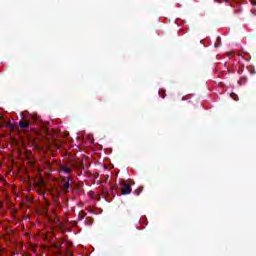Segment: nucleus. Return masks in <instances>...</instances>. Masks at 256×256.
Listing matches in <instances>:
<instances>
[{"label":"nucleus","instance_id":"f03ea898","mask_svg":"<svg viewBox=\"0 0 256 256\" xmlns=\"http://www.w3.org/2000/svg\"><path fill=\"white\" fill-rule=\"evenodd\" d=\"M61 187L64 193H67V191H69V187H71V177L62 179Z\"/></svg>","mask_w":256,"mask_h":256},{"label":"nucleus","instance_id":"20e7f679","mask_svg":"<svg viewBox=\"0 0 256 256\" xmlns=\"http://www.w3.org/2000/svg\"><path fill=\"white\" fill-rule=\"evenodd\" d=\"M131 193V185L128 183L122 184V195H129Z\"/></svg>","mask_w":256,"mask_h":256},{"label":"nucleus","instance_id":"f257e3e1","mask_svg":"<svg viewBox=\"0 0 256 256\" xmlns=\"http://www.w3.org/2000/svg\"><path fill=\"white\" fill-rule=\"evenodd\" d=\"M19 127L20 129H23L24 133H29L30 131H33V128H31V122H29L28 120H20Z\"/></svg>","mask_w":256,"mask_h":256},{"label":"nucleus","instance_id":"39448f33","mask_svg":"<svg viewBox=\"0 0 256 256\" xmlns=\"http://www.w3.org/2000/svg\"><path fill=\"white\" fill-rule=\"evenodd\" d=\"M230 97H232V99H234V101L239 100V97H237V94H235V93L230 94Z\"/></svg>","mask_w":256,"mask_h":256},{"label":"nucleus","instance_id":"7ed1b4c3","mask_svg":"<svg viewBox=\"0 0 256 256\" xmlns=\"http://www.w3.org/2000/svg\"><path fill=\"white\" fill-rule=\"evenodd\" d=\"M72 171L73 170L71 169V167H69L65 164L60 165V172L61 173H65L66 175H71Z\"/></svg>","mask_w":256,"mask_h":256}]
</instances>
